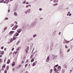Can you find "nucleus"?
I'll return each instance as SVG.
<instances>
[{"mask_svg":"<svg viewBox=\"0 0 73 73\" xmlns=\"http://www.w3.org/2000/svg\"><path fill=\"white\" fill-rule=\"evenodd\" d=\"M29 7V5H27L26 6V8H28Z\"/></svg>","mask_w":73,"mask_h":73,"instance_id":"45","label":"nucleus"},{"mask_svg":"<svg viewBox=\"0 0 73 73\" xmlns=\"http://www.w3.org/2000/svg\"><path fill=\"white\" fill-rule=\"evenodd\" d=\"M4 0H1L0 1V3H4Z\"/></svg>","mask_w":73,"mask_h":73,"instance_id":"10","label":"nucleus"},{"mask_svg":"<svg viewBox=\"0 0 73 73\" xmlns=\"http://www.w3.org/2000/svg\"><path fill=\"white\" fill-rule=\"evenodd\" d=\"M71 15H72V14H70L69 15V16H70Z\"/></svg>","mask_w":73,"mask_h":73,"instance_id":"53","label":"nucleus"},{"mask_svg":"<svg viewBox=\"0 0 73 73\" xmlns=\"http://www.w3.org/2000/svg\"><path fill=\"white\" fill-rule=\"evenodd\" d=\"M28 49H29V47L28 46H27L26 47V49L28 50Z\"/></svg>","mask_w":73,"mask_h":73,"instance_id":"31","label":"nucleus"},{"mask_svg":"<svg viewBox=\"0 0 73 73\" xmlns=\"http://www.w3.org/2000/svg\"><path fill=\"white\" fill-rule=\"evenodd\" d=\"M36 36V35H34L33 36V37H35Z\"/></svg>","mask_w":73,"mask_h":73,"instance_id":"37","label":"nucleus"},{"mask_svg":"<svg viewBox=\"0 0 73 73\" xmlns=\"http://www.w3.org/2000/svg\"><path fill=\"white\" fill-rule=\"evenodd\" d=\"M33 61H34V59L33 58L31 60V62H33Z\"/></svg>","mask_w":73,"mask_h":73,"instance_id":"25","label":"nucleus"},{"mask_svg":"<svg viewBox=\"0 0 73 73\" xmlns=\"http://www.w3.org/2000/svg\"><path fill=\"white\" fill-rule=\"evenodd\" d=\"M13 25H14V24H11V27H13Z\"/></svg>","mask_w":73,"mask_h":73,"instance_id":"28","label":"nucleus"},{"mask_svg":"<svg viewBox=\"0 0 73 73\" xmlns=\"http://www.w3.org/2000/svg\"><path fill=\"white\" fill-rule=\"evenodd\" d=\"M68 14H69L70 13V12H68Z\"/></svg>","mask_w":73,"mask_h":73,"instance_id":"64","label":"nucleus"},{"mask_svg":"<svg viewBox=\"0 0 73 73\" xmlns=\"http://www.w3.org/2000/svg\"><path fill=\"white\" fill-rule=\"evenodd\" d=\"M69 14H67V16H69Z\"/></svg>","mask_w":73,"mask_h":73,"instance_id":"62","label":"nucleus"},{"mask_svg":"<svg viewBox=\"0 0 73 73\" xmlns=\"http://www.w3.org/2000/svg\"><path fill=\"white\" fill-rule=\"evenodd\" d=\"M7 27H5V28H4V31H5V30H6L7 29Z\"/></svg>","mask_w":73,"mask_h":73,"instance_id":"22","label":"nucleus"},{"mask_svg":"<svg viewBox=\"0 0 73 73\" xmlns=\"http://www.w3.org/2000/svg\"><path fill=\"white\" fill-rule=\"evenodd\" d=\"M18 33H20V30L18 31Z\"/></svg>","mask_w":73,"mask_h":73,"instance_id":"46","label":"nucleus"},{"mask_svg":"<svg viewBox=\"0 0 73 73\" xmlns=\"http://www.w3.org/2000/svg\"><path fill=\"white\" fill-rule=\"evenodd\" d=\"M12 54V52H11L10 53H9V55H11Z\"/></svg>","mask_w":73,"mask_h":73,"instance_id":"35","label":"nucleus"},{"mask_svg":"<svg viewBox=\"0 0 73 73\" xmlns=\"http://www.w3.org/2000/svg\"><path fill=\"white\" fill-rule=\"evenodd\" d=\"M2 67H3V68H5V64H4L3 65V66H2Z\"/></svg>","mask_w":73,"mask_h":73,"instance_id":"34","label":"nucleus"},{"mask_svg":"<svg viewBox=\"0 0 73 73\" xmlns=\"http://www.w3.org/2000/svg\"><path fill=\"white\" fill-rule=\"evenodd\" d=\"M54 3H57L58 1H56V0H54L53 1Z\"/></svg>","mask_w":73,"mask_h":73,"instance_id":"16","label":"nucleus"},{"mask_svg":"<svg viewBox=\"0 0 73 73\" xmlns=\"http://www.w3.org/2000/svg\"><path fill=\"white\" fill-rule=\"evenodd\" d=\"M3 68L4 67H2V69L3 71V70H4V68Z\"/></svg>","mask_w":73,"mask_h":73,"instance_id":"43","label":"nucleus"},{"mask_svg":"<svg viewBox=\"0 0 73 73\" xmlns=\"http://www.w3.org/2000/svg\"><path fill=\"white\" fill-rule=\"evenodd\" d=\"M69 42H70L69 41L65 40V42H66V43L67 44H68V43H69Z\"/></svg>","mask_w":73,"mask_h":73,"instance_id":"12","label":"nucleus"},{"mask_svg":"<svg viewBox=\"0 0 73 73\" xmlns=\"http://www.w3.org/2000/svg\"><path fill=\"white\" fill-rule=\"evenodd\" d=\"M58 5V3H56V4H54L53 5L54 6H55V5Z\"/></svg>","mask_w":73,"mask_h":73,"instance_id":"21","label":"nucleus"},{"mask_svg":"<svg viewBox=\"0 0 73 73\" xmlns=\"http://www.w3.org/2000/svg\"><path fill=\"white\" fill-rule=\"evenodd\" d=\"M65 46V48H68V46H67V45H66Z\"/></svg>","mask_w":73,"mask_h":73,"instance_id":"40","label":"nucleus"},{"mask_svg":"<svg viewBox=\"0 0 73 73\" xmlns=\"http://www.w3.org/2000/svg\"><path fill=\"white\" fill-rule=\"evenodd\" d=\"M6 69L7 70H8L9 69V67H8V66H7L6 68Z\"/></svg>","mask_w":73,"mask_h":73,"instance_id":"29","label":"nucleus"},{"mask_svg":"<svg viewBox=\"0 0 73 73\" xmlns=\"http://www.w3.org/2000/svg\"><path fill=\"white\" fill-rule=\"evenodd\" d=\"M20 47L18 48H17V49L16 50H17V51H18V50H19V49H20Z\"/></svg>","mask_w":73,"mask_h":73,"instance_id":"24","label":"nucleus"},{"mask_svg":"<svg viewBox=\"0 0 73 73\" xmlns=\"http://www.w3.org/2000/svg\"><path fill=\"white\" fill-rule=\"evenodd\" d=\"M8 18H5V20H8Z\"/></svg>","mask_w":73,"mask_h":73,"instance_id":"39","label":"nucleus"},{"mask_svg":"<svg viewBox=\"0 0 73 73\" xmlns=\"http://www.w3.org/2000/svg\"><path fill=\"white\" fill-rule=\"evenodd\" d=\"M7 70H5V71H4V73H7Z\"/></svg>","mask_w":73,"mask_h":73,"instance_id":"36","label":"nucleus"},{"mask_svg":"<svg viewBox=\"0 0 73 73\" xmlns=\"http://www.w3.org/2000/svg\"><path fill=\"white\" fill-rule=\"evenodd\" d=\"M3 62V60L1 59H0V63H2Z\"/></svg>","mask_w":73,"mask_h":73,"instance_id":"13","label":"nucleus"},{"mask_svg":"<svg viewBox=\"0 0 73 73\" xmlns=\"http://www.w3.org/2000/svg\"><path fill=\"white\" fill-rule=\"evenodd\" d=\"M1 53V51H0V54Z\"/></svg>","mask_w":73,"mask_h":73,"instance_id":"61","label":"nucleus"},{"mask_svg":"<svg viewBox=\"0 0 73 73\" xmlns=\"http://www.w3.org/2000/svg\"><path fill=\"white\" fill-rule=\"evenodd\" d=\"M32 39H33L32 38H31L30 39V40H32Z\"/></svg>","mask_w":73,"mask_h":73,"instance_id":"58","label":"nucleus"},{"mask_svg":"<svg viewBox=\"0 0 73 73\" xmlns=\"http://www.w3.org/2000/svg\"><path fill=\"white\" fill-rule=\"evenodd\" d=\"M53 71V70H52V69H51L50 70V73H51Z\"/></svg>","mask_w":73,"mask_h":73,"instance_id":"17","label":"nucleus"},{"mask_svg":"<svg viewBox=\"0 0 73 73\" xmlns=\"http://www.w3.org/2000/svg\"><path fill=\"white\" fill-rule=\"evenodd\" d=\"M13 40H15L16 39V38L15 37H14L13 38Z\"/></svg>","mask_w":73,"mask_h":73,"instance_id":"30","label":"nucleus"},{"mask_svg":"<svg viewBox=\"0 0 73 73\" xmlns=\"http://www.w3.org/2000/svg\"><path fill=\"white\" fill-rule=\"evenodd\" d=\"M15 23H16V24H17V22H16V21L15 22Z\"/></svg>","mask_w":73,"mask_h":73,"instance_id":"56","label":"nucleus"},{"mask_svg":"<svg viewBox=\"0 0 73 73\" xmlns=\"http://www.w3.org/2000/svg\"><path fill=\"white\" fill-rule=\"evenodd\" d=\"M4 50H5V51H6V48H4Z\"/></svg>","mask_w":73,"mask_h":73,"instance_id":"57","label":"nucleus"},{"mask_svg":"<svg viewBox=\"0 0 73 73\" xmlns=\"http://www.w3.org/2000/svg\"><path fill=\"white\" fill-rule=\"evenodd\" d=\"M27 66H28V64H25V68H26Z\"/></svg>","mask_w":73,"mask_h":73,"instance_id":"32","label":"nucleus"},{"mask_svg":"<svg viewBox=\"0 0 73 73\" xmlns=\"http://www.w3.org/2000/svg\"><path fill=\"white\" fill-rule=\"evenodd\" d=\"M24 61H22V64H24Z\"/></svg>","mask_w":73,"mask_h":73,"instance_id":"50","label":"nucleus"},{"mask_svg":"<svg viewBox=\"0 0 73 73\" xmlns=\"http://www.w3.org/2000/svg\"><path fill=\"white\" fill-rule=\"evenodd\" d=\"M14 48H13L12 49H11V50L12 51L13 50H14Z\"/></svg>","mask_w":73,"mask_h":73,"instance_id":"47","label":"nucleus"},{"mask_svg":"<svg viewBox=\"0 0 73 73\" xmlns=\"http://www.w3.org/2000/svg\"><path fill=\"white\" fill-rule=\"evenodd\" d=\"M3 48H4V47L2 46L1 47V49H3Z\"/></svg>","mask_w":73,"mask_h":73,"instance_id":"44","label":"nucleus"},{"mask_svg":"<svg viewBox=\"0 0 73 73\" xmlns=\"http://www.w3.org/2000/svg\"><path fill=\"white\" fill-rule=\"evenodd\" d=\"M69 51H70V49H69L68 50H67V52H69Z\"/></svg>","mask_w":73,"mask_h":73,"instance_id":"48","label":"nucleus"},{"mask_svg":"<svg viewBox=\"0 0 73 73\" xmlns=\"http://www.w3.org/2000/svg\"><path fill=\"white\" fill-rule=\"evenodd\" d=\"M35 65H36V64H35V62L34 63H33V66H35Z\"/></svg>","mask_w":73,"mask_h":73,"instance_id":"18","label":"nucleus"},{"mask_svg":"<svg viewBox=\"0 0 73 73\" xmlns=\"http://www.w3.org/2000/svg\"><path fill=\"white\" fill-rule=\"evenodd\" d=\"M19 35V34L17 33H16L14 35V37L15 36H18Z\"/></svg>","mask_w":73,"mask_h":73,"instance_id":"4","label":"nucleus"},{"mask_svg":"<svg viewBox=\"0 0 73 73\" xmlns=\"http://www.w3.org/2000/svg\"><path fill=\"white\" fill-rule=\"evenodd\" d=\"M1 54H2V55H3V54H4V51H2L1 52Z\"/></svg>","mask_w":73,"mask_h":73,"instance_id":"9","label":"nucleus"},{"mask_svg":"<svg viewBox=\"0 0 73 73\" xmlns=\"http://www.w3.org/2000/svg\"><path fill=\"white\" fill-rule=\"evenodd\" d=\"M28 50L27 49H26L25 50L26 51V53H28Z\"/></svg>","mask_w":73,"mask_h":73,"instance_id":"23","label":"nucleus"},{"mask_svg":"<svg viewBox=\"0 0 73 73\" xmlns=\"http://www.w3.org/2000/svg\"><path fill=\"white\" fill-rule=\"evenodd\" d=\"M9 2V0H5L4 2V3H6V4H8V2Z\"/></svg>","mask_w":73,"mask_h":73,"instance_id":"2","label":"nucleus"},{"mask_svg":"<svg viewBox=\"0 0 73 73\" xmlns=\"http://www.w3.org/2000/svg\"><path fill=\"white\" fill-rule=\"evenodd\" d=\"M19 42H20V41H19L18 42H17V43L18 44H19Z\"/></svg>","mask_w":73,"mask_h":73,"instance_id":"55","label":"nucleus"},{"mask_svg":"<svg viewBox=\"0 0 73 73\" xmlns=\"http://www.w3.org/2000/svg\"><path fill=\"white\" fill-rule=\"evenodd\" d=\"M49 56L47 58V59H46V62H48V61H49Z\"/></svg>","mask_w":73,"mask_h":73,"instance_id":"6","label":"nucleus"},{"mask_svg":"<svg viewBox=\"0 0 73 73\" xmlns=\"http://www.w3.org/2000/svg\"><path fill=\"white\" fill-rule=\"evenodd\" d=\"M15 62H13V63L12 64V66H15Z\"/></svg>","mask_w":73,"mask_h":73,"instance_id":"8","label":"nucleus"},{"mask_svg":"<svg viewBox=\"0 0 73 73\" xmlns=\"http://www.w3.org/2000/svg\"><path fill=\"white\" fill-rule=\"evenodd\" d=\"M14 33H15V31H11L10 33H9V35L11 36V35H12Z\"/></svg>","mask_w":73,"mask_h":73,"instance_id":"1","label":"nucleus"},{"mask_svg":"<svg viewBox=\"0 0 73 73\" xmlns=\"http://www.w3.org/2000/svg\"><path fill=\"white\" fill-rule=\"evenodd\" d=\"M16 29L15 28V27H13V28L12 29V30H15Z\"/></svg>","mask_w":73,"mask_h":73,"instance_id":"19","label":"nucleus"},{"mask_svg":"<svg viewBox=\"0 0 73 73\" xmlns=\"http://www.w3.org/2000/svg\"><path fill=\"white\" fill-rule=\"evenodd\" d=\"M13 71H15V68H13Z\"/></svg>","mask_w":73,"mask_h":73,"instance_id":"41","label":"nucleus"},{"mask_svg":"<svg viewBox=\"0 0 73 73\" xmlns=\"http://www.w3.org/2000/svg\"><path fill=\"white\" fill-rule=\"evenodd\" d=\"M57 68L58 69H61V67L60 66H59Z\"/></svg>","mask_w":73,"mask_h":73,"instance_id":"15","label":"nucleus"},{"mask_svg":"<svg viewBox=\"0 0 73 73\" xmlns=\"http://www.w3.org/2000/svg\"><path fill=\"white\" fill-rule=\"evenodd\" d=\"M32 57H33V55H32L31 56V58H32Z\"/></svg>","mask_w":73,"mask_h":73,"instance_id":"51","label":"nucleus"},{"mask_svg":"<svg viewBox=\"0 0 73 73\" xmlns=\"http://www.w3.org/2000/svg\"><path fill=\"white\" fill-rule=\"evenodd\" d=\"M64 67L65 68H66L67 66H66V64H65L64 65Z\"/></svg>","mask_w":73,"mask_h":73,"instance_id":"20","label":"nucleus"},{"mask_svg":"<svg viewBox=\"0 0 73 73\" xmlns=\"http://www.w3.org/2000/svg\"><path fill=\"white\" fill-rule=\"evenodd\" d=\"M17 52H18V51H16V52H14V53H15V54H17Z\"/></svg>","mask_w":73,"mask_h":73,"instance_id":"27","label":"nucleus"},{"mask_svg":"<svg viewBox=\"0 0 73 73\" xmlns=\"http://www.w3.org/2000/svg\"><path fill=\"white\" fill-rule=\"evenodd\" d=\"M26 4H29V3H28V2H27L26 3Z\"/></svg>","mask_w":73,"mask_h":73,"instance_id":"59","label":"nucleus"},{"mask_svg":"<svg viewBox=\"0 0 73 73\" xmlns=\"http://www.w3.org/2000/svg\"><path fill=\"white\" fill-rule=\"evenodd\" d=\"M39 10L40 11H42V9L41 8Z\"/></svg>","mask_w":73,"mask_h":73,"instance_id":"52","label":"nucleus"},{"mask_svg":"<svg viewBox=\"0 0 73 73\" xmlns=\"http://www.w3.org/2000/svg\"><path fill=\"white\" fill-rule=\"evenodd\" d=\"M54 70L55 72H58V70H57V69H56L55 67L54 68Z\"/></svg>","mask_w":73,"mask_h":73,"instance_id":"5","label":"nucleus"},{"mask_svg":"<svg viewBox=\"0 0 73 73\" xmlns=\"http://www.w3.org/2000/svg\"><path fill=\"white\" fill-rule=\"evenodd\" d=\"M13 41V39H11L10 40V42H12Z\"/></svg>","mask_w":73,"mask_h":73,"instance_id":"33","label":"nucleus"},{"mask_svg":"<svg viewBox=\"0 0 73 73\" xmlns=\"http://www.w3.org/2000/svg\"><path fill=\"white\" fill-rule=\"evenodd\" d=\"M59 35H60L61 34V32H59Z\"/></svg>","mask_w":73,"mask_h":73,"instance_id":"60","label":"nucleus"},{"mask_svg":"<svg viewBox=\"0 0 73 73\" xmlns=\"http://www.w3.org/2000/svg\"><path fill=\"white\" fill-rule=\"evenodd\" d=\"M21 65L19 64V65H18L17 66L16 68V69H19V68H20V67H21Z\"/></svg>","mask_w":73,"mask_h":73,"instance_id":"3","label":"nucleus"},{"mask_svg":"<svg viewBox=\"0 0 73 73\" xmlns=\"http://www.w3.org/2000/svg\"><path fill=\"white\" fill-rule=\"evenodd\" d=\"M58 66V64H57L56 65V66H55L54 67V68H57V66Z\"/></svg>","mask_w":73,"mask_h":73,"instance_id":"11","label":"nucleus"},{"mask_svg":"<svg viewBox=\"0 0 73 73\" xmlns=\"http://www.w3.org/2000/svg\"><path fill=\"white\" fill-rule=\"evenodd\" d=\"M14 15H15V16H17V13L16 12H15L14 13Z\"/></svg>","mask_w":73,"mask_h":73,"instance_id":"14","label":"nucleus"},{"mask_svg":"<svg viewBox=\"0 0 73 73\" xmlns=\"http://www.w3.org/2000/svg\"><path fill=\"white\" fill-rule=\"evenodd\" d=\"M3 56V55H0V57L1 58Z\"/></svg>","mask_w":73,"mask_h":73,"instance_id":"49","label":"nucleus"},{"mask_svg":"<svg viewBox=\"0 0 73 73\" xmlns=\"http://www.w3.org/2000/svg\"><path fill=\"white\" fill-rule=\"evenodd\" d=\"M8 44H10V42H8Z\"/></svg>","mask_w":73,"mask_h":73,"instance_id":"63","label":"nucleus"},{"mask_svg":"<svg viewBox=\"0 0 73 73\" xmlns=\"http://www.w3.org/2000/svg\"><path fill=\"white\" fill-rule=\"evenodd\" d=\"M25 2H26V1H23V4H25Z\"/></svg>","mask_w":73,"mask_h":73,"instance_id":"38","label":"nucleus"},{"mask_svg":"<svg viewBox=\"0 0 73 73\" xmlns=\"http://www.w3.org/2000/svg\"><path fill=\"white\" fill-rule=\"evenodd\" d=\"M10 59H8L7 62V64H9L10 63Z\"/></svg>","mask_w":73,"mask_h":73,"instance_id":"7","label":"nucleus"},{"mask_svg":"<svg viewBox=\"0 0 73 73\" xmlns=\"http://www.w3.org/2000/svg\"><path fill=\"white\" fill-rule=\"evenodd\" d=\"M29 61V60H28V59H27V60H26V62H28Z\"/></svg>","mask_w":73,"mask_h":73,"instance_id":"42","label":"nucleus"},{"mask_svg":"<svg viewBox=\"0 0 73 73\" xmlns=\"http://www.w3.org/2000/svg\"><path fill=\"white\" fill-rule=\"evenodd\" d=\"M15 29H16V28H17V27H18V26L16 25L15 26Z\"/></svg>","mask_w":73,"mask_h":73,"instance_id":"26","label":"nucleus"},{"mask_svg":"<svg viewBox=\"0 0 73 73\" xmlns=\"http://www.w3.org/2000/svg\"><path fill=\"white\" fill-rule=\"evenodd\" d=\"M8 12L9 13V12H10V10H8Z\"/></svg>","mask_w":73,"mask_h":73,"instance_id":"54","label":"nucleus"}]
</instances>
